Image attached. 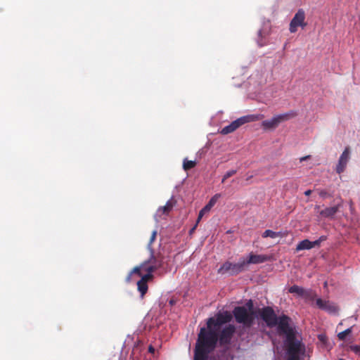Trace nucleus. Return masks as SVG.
<instances>
[{
    "label": "nucleus",
    "instance_id": "nucleus-1",
    "mask_svg": "<svg viewBox=\"0 0 360 360\" xmlns=\"http://www.w3.org/2000/svg\"><path fill=\"white\" fill-rule=\"evenodd\" d=\"M232 314L225 311L219 312L207 320V327L201 328L194 349V360H208L209 354L217 347L219 342L221 347L226 346L231 342L236 332V327L229 324L221 329L224 324L229 323Z\"/></svg>",
    "mask_w": 360,
    "mask_h": 360
},
{
    "label": "nucleus",
    "instance_id": "nucleus-2",
    "mask_svg": "<svg viewBox=\"0 0 360 360\" xmlns=\"http://www.w3.org/2000/svg\"><path fill=\"white\" fill-rule=\"evenodd\" d=\"M288 318L286 316L278 319V333L280 335H285V346L286 347L287 360H292V328L288 324Z\"/></svg>",
    "mask_w": 360,
    "mask_h": 360
},
{
    "label": "nucleus",
    "instance_id": "nucleus-3",
    "mask_svg": "<svg viewBox=\"0 0 360 360\" xmlns=\"http://www.w3.org/2000/svg\"><path fill=\"white\" fill-rule=\"evenodd\" d=\"M311 352L302 342L301 334L294 330V360H310Z\"/></svg>",
    "mask_w": 360,
    "mask_h": 360
},
{
    "label": "nucleus",
    "instance_id": "nucleus-4",
    "mask_svg": "<svg viewBox=\"0 0 360 360\" xmlns=\"http://www.w3.org/2000/svg\"><path fill=\"white\" fill-rule=\"evenodd\" d=\"M238 323H241L244 326L251 327L255 321V311L250 313L245 307H236L233 310V315Z\"/></svg>",
    "mask_w": 360,
    "mask_h": 360
},
{
    "label": "nucleus",
    "instance_id": "nucleus-5",
    "mask_svg": "<svg viewBox=\"0 0 360 360\" xmlns=\"http://www.w3.org/2000/svg\"><path fill=\"white\" fill-rule=\"evenodd\" d=\"M259 117H260L259 115H250L243 116V117L233 121L230 124L222 128V129L221 131V134L225 135V134L232 133L234 131H236L238 128H239L240 126H242L243 124H244L245 123L251 122H254V121L259 120Z\"/></svg>",
    "mask_w": 360,
    "mask_h": 360
},
{
    "label": "nucleus",
    "instance_id": "nucleus-6",
    "mask_svg": "<svg viewBox=\"0 0 360 360\" xmlns=\"http://www.w3.org/2000/svg\"><path fill=\"white\" fill-rule=\"evenodd\" d=\"M246 270L245 262L240 259L238 263H231L230 262H224L218 269V274H229L231 276L237 275Z\"/></svg>",
    "mask_w": 360,
    "mask_h": 360
},
{
    "label": "nucleus",
    "instance_id": "nucleus-7",
    "mask_svg": "<svg viewBox=\"0 0 360 360\" xmlns=\"http://www.w3.org/2000/svg\"><path fill=\"white\" fill-rule=\"evenodd\" d=\"M259 316L268 327L272 328L276 326L278 317L271 307H265L260 309Z\"/></svg>",
    "mask_w": 360,
    "mask_h": 360
},
{
    "label": "nucleus",
    "instance_id": "nucleus-8",
    "mask_svg": "<svg viewBox=\"0 0 360 360\" xmlns=\"http://www.w3.org/2000/svg\"><path fill=\"white\" fill-rule=\"evenodd\" d=\"M290 118V114L284 113L277 115L270 120H264L262 122V127L264 129H274L276 128L281 123L288 120Z\"/></svg>",
    "mask_w": 360,
    "mask_h": 360
},
{
    "label": "nucleus",
    "instance_id": "nucleus-9",
    "mask_svg": "<svg viewBox=\"0 0 360 360\" xmlns=\"http://www.w3.org/2000/svg\"><path fill=\"white\" fill-rule=\"evenodd\" d=\"M270 257L266 255H255L252 252L250 253L247 259H243L245 262V268L250 264H257L264 263L269 260Z\"/></svg>",
    "mask_w": 360,
    "mask_h": 360
},
{
    "label": "nucleus",
    "instance_id": "nucleus-10",
    "mask_svg": "<svg viewBox=\"0 0 360 360\" xmlns=\"http://www.w3.org/2000/svg\"><path fill=\"white\" fill-rule=\"evenodd\" d=\"M151 266L148 268L149 271H155L161 268L163 265V257L161 255H155L153 250L150 252V257L148 259Z\"/></svg>",
    "mask_w": 360,
    "mask_h": 360
},
{
    "label": "nucleus",
    "instance_id": "nucleus-11",
    "mask_svg": "<svg viewBox=\"0 0 360 360\" xmlns=\"http://www.w3.org/2000/svg\"><path fill=\"white\" fill-rule=\"evenodd\" d=\"M153 278V276H150V274L143 275L141 278L137 282V288L138 290L141 293V297H143L146 294L148 286V281L151 280Z\"/></svg>",
    "mask_w": 360,
    "mask_h": 360
},
{
    "label": "nucleus",
    "instance_id": "nucleus-12",
    "mask_svg": "<svg viewBox=\"0 0 360 360\" xmlns=\"http://www.w3.org/2000/svg\"><path fill=\"white\" fill-rule=\"evenodd\" d=\"M307 25L305 20V13L302 9H300L294 16V32L297 27H300L302 30Z\"/></svg>",
    "mask_w": 360,
    "mask_h": 360
},
{
    "label": "nucleus",
    "instance_id": "nucleus-13",
    "mask_svg": "<svg viewBox=\"0 0 360 360\" xmlns=\"http://www.w3.org/2000/svg\"><path fill=\"white\" fill-rule=\"evenodd\" d=\"M349 159V148H346L342 153L338 162V165H337L336 170L338 173L340 174L344 171Z\"/></svg>",
    "mask_w": 360,
    "mask_h": 360
},
{
    "label": "nucleus",
    "instance_id": "nucleus-14",
    "mask_svg": "<svg viewBox=\"0 0 360 360\" xmlns=\"http://www.w3.org/2000/svg\"><path fill=\"white\" fill-rule=\"evenodd\" d=\"M342 206V200L340 198V202L335 206L326 207L321 210L319 214L323 217H332L338 212Z\"/></svg>",
    "mask_w": 360,
    "mask_h": 360
},
{
    "label": "nucleus",
    "instance_id": "nucleus-15",
    "mask_svg": "<svg viewBox=\"0 0 360 360\" xmlns=\"http://www.w3.org/2000/svg\"><path fill=\"white\" fill-rule=\"evenodd\" d=\"M294 293H297L298 295H300L309 300H314L316 297V294L313 290H305L297 285H294Z\"/></svg>",
    "mask_w": 360,
    "mask_h": 360
},
{
    "label": "nucleus",
    "instance_id": "nucleus-16",
    "mask_svg": "<svg viewBox=\"0 0 360 360\" xmlns=\"http://www.w3.org/2000/svg\"><path fill=\"white\" fill-rule=\"evenodd\" d=\"M269 25L266 24L258 32L257 44L259 46H263L266 44V37L269 34Z\"/></svg>",
    "mask_w": 360,
    "mask_h": 360
},
{
    "label": "nucleus",
    "instance_id": "nucleus-17",
    "mask_svg": "<svg viewBox=\"0 0 360 360\" xmlns=\"http://www.w3.org/2000/svg\"><path fill=\"white\" fill-rule=\"evenodd\" d=\"M316 244H318L317 241L311 242L309 240H304L297 245L296 250H308L312 248Z\"/></svg>",
    "mask_w": 360,
    "mask_h": 360
},
{
    "label": "nucleus",
    "instance_id": "nucleus-18",
    "mask_svg": "<svg viewBox=\"0 0 360 360\" xmlns=\"http://www.w3.org/2000/svg\"><path fill=\"white\" fill-rule=\"evenodd\" d=\"M283 234L282 232L279 231V232H276V231H273L271 230H266L263 233H262V237L263 238H267V237H270L271 238H278V237H283Z\"/></svg>",
    "mask_w": 360,
    "mask_h": 360
},
{
    "label": "nucleus",
    "instance_id": "nucleus-19",
    "mask_svg": "<svg viewBox=\"0 0 360 360\" xmlns=\"http://www.w3.org/2000/svg\"><path fill=\"white\" fill-rule=\"evenodd\" d=\"M173 207V203L169 200L167 202L166 205H164L163 207H160L158 212H162V214H168L169 212L172 210Z\"/></svg>",
    "mask_w": 360,
    "mask_h": 360
},
{
    "label": "nucleus",
    "instance_id": "nucleus-20",
    "mask_svg": "<svg viewBox=\"0 0 360 360\" xmlns=\"http://www.w3.org/2000/svg\"><path fill=\"white\" fill-rule=\"evenodd\" d=\"M196 162L193 160H188L186 158L184 160L183 168L185 171L190 170L195 167Z\"/></svg>",
    "mask_w": 360,
    "mask_h": 360
},
{
    "label": "nucleus",
    "instance_id": "nucleus-21",
    "mask_svg": "<svg viewBox=\"0 0 360 360\" xmlns=\"http://www.w3.org/2000/svg\"><path fill=\"white\" fill-rule=\"evenodd\" d=\"M139 266L141 267V271H146L147 274H150V276H153V273L154 271H148V268H150L151 266V264L149 262V260H146L144 262H143Z\"/></svg>",
    "mask_w": 360,
    "mask_h": 360
},
{
    "label": "nucleus",
    "instance_id": "nucleus-22",
    "mask_svg": "<svg viewBox=\"0 0 360 360\" xmlns=\"http://www.w3.org/2000/svg\"><path fill=\"white\" fill-rule=\"evenodd\" d=\"M221 198L220 193H217L210 200L208 203L206 205L210 210L216 204L219 198Z\"/></svg>",
    "mask_w": 360,
    "mask_h": 360
},
{
    "label": "nucleus",
    "instance_id": "nucleus-23",
    "mask_svg": "<svg viewBox=\"0 0 360 360\" xmlns=\"http://www.w3.org/2000/svg\"><path fill=\"white\" fill-rule=\"evenodd\" d=\"M157 235H158V231L156 230H154L152 232L149 243L148 244V249L150 250V252H152L153 250L152 248V244L155 240Z\"/></svg>",
    "mask_w": 360,
    "mask_h": 360
},
{
    "label": "nucleus",
    "instance_id": "nucleus-24",
    "mask_svg": "<svg viewBox=\"0 0 360 360\" xmlns=\"http://www.w3.org/2000/svg\"><path fill=\"white\" fill-rule=\"evenodd\" d=\"M322 309L326 310L329 312H333V313L338 311V307L335 305L330 303L328 301L326 303V307L323 308Z\"/></svg>",
    "mask_w": 360,
    "mask_h": 360
},
{
    "label": "nucleus",
    "instance_id": "nucleus-25",
    "mask_svg": "<svg viewBox=\"0 0 360 360\" xmlns=\"http://www.w3.org/2000/svg\"><path fill=\"white\" fill-rule=\"evenodd\" d=\"M352 333V328H347V330L340 332L338 334V337L339 340H344L346 338V336L349 335Z\"/></svg>",
    "mask_w": 360,
    "mask_h": 360
},
{
    "label": "nucleus",
    "instance_id": "nucleus-26",
    "mask_svg": "<svg viewBox=\"0 0 360 360\" xmlns=\"http://www.w3.org/2000/svg\"><path fill=\"white\" fill-rule=\"evenodd\" d=\"M237 172V171L236 169H231V170H229L223 176L222 179H221V183H224L225 181L230 178L231 176H233L234 174H236Z\"/></svg>",
    "mask_w": 360,
    "mask_h": 360
},
{
    "label": "nucleus",
    "instance_id": "nucleus-27",
    "mask_svg": "<svg viewBox=\"0 0 360 360\" xmlns=\"http://www.w3.org/2000/svg\"><path fill=\"white\" fill-rule=\"evenodd\" d=\"M327 302H328V301H323L321 298H317L316 300V305L318 306L319 308H320L321 309L323 308H326V303Z\"/></svg>",
    "mask_w": 360,
    "mask_h": 360
},
{
    "label": "nucleus",
    "instance_id": "nucleus-28",
    "mask_svg": "<svg viewBox=\"0 0 360 360\" xmlns=\"http://www.w3.org/2000/svg\"><path fill=\"white\" fill-rule=\"evenodd\" d=\"M131 274H136L137 276H143L142 275V271H141V269L139 266H135L131 271Z\"/></svg>",
    "mask_w": 360,
    "mask_h": 360
},
{
    "label": "nucleus",
    "instance_id": "nucleus-29",
    "mask_svg": "<svg viewBox=\"0 0 360 360\" xmlns=\"http://www.w3.org/2000/svg\"><path fill=\"white\" fill-rule=\"evenodd\" d=\"M246 308L248 310V311L250 313H252V311H254L253 310V307H254V304H253V301L252 300H249L247 302H246Z\"/></svg>",
    "mask_w": 360,
    "mask_h": 360
},
{
    "label": "nucleus",
    "instance_id": "nucleus-30",
    "mask_svg": "<svg viewBox=\"0 0 360 360\" xmlns=\"http://www.w3.org/2000/svg\"><path fill=\"white\" fill-rule=\"evenodd\" d=\"M350 349L356 354H360V345H352Z\"/></svg>",
    "mask_w": 360,
    "mask_h": 360
},
{
    "label": "nucleus",
    "instance_id": "nucleus-31",
    "mask_svg": "<svg viewBox=\"0 0 360 360\" xmlns=\"http://www.w3.org/2000/svg\"><path fill=\"white\" fill-rule=\"evenodd\" d=\"M210 211V209L207 205H205V207H203V208L200 211V213H202V214L205 215L206 213L209 212Z\"/></svg>",
    "mask_w": 360,
    "mask_h": 360
},
{
    "label": "nucleus",
    "instance_id": "nucleus-32",
    "mask_svg": "<svg viewBox=\"0 0 360 360\" xmlns=\"http://www.w3.org/2000/svg\"><path fill=\"white\" fill-rule=\"evenodd\" d=\"M132 275H133V274H131V272L130 271V272L129 273V274L127 276V277H126V278H125V281H126L127 283H130V282L131 281V277H132Z\"/></svg>",
    "mask_w": 360,
    "mask_h": 360
},
{
    "label": "nucleus",
    "instance_id": "nucleus-33",
    "mask_svg": "<svg viewBox=\"0 0 360 360\" xmlns=\"http://www.w3.org/2000/svg\"><path fill=\"white\" fill-rule=\"evenodd\" d=\"M319 339L320 341H321L323 342H326L327 338H326V335H319Z\"/></svg>",
    "mask_w": 360,
    "mask_h": 360
},
{
    "label": "nucleus",
    "instance_id": "nucleus-34",
    "mask_svg": "<svg viewBox=\"0 0 360 360\" xmlns=\"http://www.w3.org/2000/svg\"><path fill=\"white\" fill-rule=\"evenodd\" d=\"M203 216H204V214L199 212L198 217V219H197V221H196V223H195V224H197V225L200 221V220H201V219L202 218Z\"/></svg>",
    "mask_w": 360,
    "mask_h": 360
},
{
    "label": "nucleus",
    "instance_id": "nucleus-35",
    "mask_svg": "<svg viewBox=\"0 0 360 360\" xmlns=\"http://www.w3.org/2000/svg\"><path fill=\"white\" fill-rule=\"evenodd\" d=\"M203 216H204V214L199 212L198 217V219H197V221H196V223H195V224H197V225L200 221V220H201V219L202 218Z\"/></svg>",
    "mask_w": 360,
    "mask_h": 360
},
{
    "label": "nucleus",
    "instance_id": "nucleus-36",
    "mask_svg": "<svg viewBox=\"0 0 360 360\" xmlns=\"http://www.w3.org/2000/svg\"><path fill=\"white\" fill-rule=\"evenodd\" d=\"M197 226H198V225H197V224H195L193 226V228H191V229H190V231H189V235H192V234L194 233V231H195V230L196 229Z\"/></svg>",
    "mask_w": 360,
    "mask_h": 360
},
{
    "label": "nucleus",
    "instance_id": "nucleus-37",
    "mask_svg": "<svg viewBox=\"0 0 360 360\" xmlns=\"http://www.w3.org/2000/svg\"><path fill=\"white\" fill-rule=\"evenodd\" d=\"M289 30L292 32V20L289 23Z\"/></svg>",
    "mask_w": 360,
    "mask_h": 360
},
{
    "label": "nucleus",
    "instance_id": "nucleus-38",
    "mask_svg": "<svg viewBox=\"0 0 360 360\" xmlns=\"http://www.w3.org/2000/svg\"><path fill=\"white\" fill-rule=\"evenodd\" d=\"M320 195H321V197H323V198H325V197H326V195H327V193H326V192H325V191H321V192H320Z\"/></svg>",
    "mask_w": 360,
    "mask_h": 360
},
{
    "label": "nucleus",
    "instance_id": "nucleus-39",
    "mask_svg": "<svg viewBox=\"0 0 360 360\" xmlns=\"http://www.w3.org/2000/svg\"><path fill=\"white\" fill-rule=\"evenodd\" d=\"M309 158H310V155H307V156L302 157V158H300V162H302L303 160H307V159H308Z\"/></svg>",
    "mask_w": 360,
    "mask_h": 360
},
{
    "label": "nucleus",
    "instance_id": "nucleus-40",
    "mask_svg": "<svg viewBox=\"0 0 360 360\" xmlns=\"http://www.w3.org/2000/svg\"><path fill=\"white\" fill-rule=\"evenodd\" d=\"M148 351L151 353H153L155 352V349L152 346H150L148 348Z\"/></svg>",
    "mask_w": 360,
    "mask_h": 360
},
{
    "label": "nucleus",
    "instance_id": "nucleus-41",
    "mask_svg": "<svg viewBox=\"0 0 360 360\" xmlns=\"http://www.w3.org/2000/svg\"><path fill=\"white\" fill-rule=\"evenodd\" d=\"M311 190H307V191H306L304 192V194H305L306 195H309L311 194Z\"/></svg>",
    "mask_w": 360,
    "mask_h": 360
},
{
    "label": "nucleus",
    "instance_id": "nucleus-42",
    "mask_svg": "<svg viewBox=\"0 0 360 360\" xmlns=\"http://www.w3.org/2000/svg\"><path fill=\"white\" fill-rule=\"evenodd\" d=\"M292 291H293L292 286L289 287V288H288V292H289L290 293H292Z\"/></svg>",
    "mask_w": 360,
    "mask_h": 360
}]
</instances>
